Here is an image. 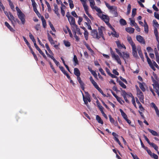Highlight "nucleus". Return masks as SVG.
Listing matches in <instances>:
<instances>
[{"label": "nucleus", "instance_id": "nucleus-43", "mask_svg": "<svg viewBox=\"0 0 159 159\" xmlns=\"http://www.w3.org/2000/svg\"><path fill=\"white\" fill-rule=\"evenodd\" d=\"M64 43L65 45L67 47H69L70 46V43L68 41L64 40Z\"/></svg>", "mask_w": 159, "mask_h": 159}, {"label": "nucleus", "instance_id": "nucleus-61", "mask_svg": "<svg viewBox=\"0 0 159 159\" xmlns=\"http://www.w3.org/2000/svg\"><path fill=\"white\" fill-rule=\"evenodd\" d=\"M132 54L133 56L135 58H138V57L137 51H134V52H132Z\"/></svg>", "mask_w": 159, "mask_h": 159}, {"label": "nucleus", "instance_id": "nucleus-52", "mask_svg": "<svg viewBox=\"0 0 159 159\" xmlns=\"http://www.w3.org/2000/svg\"><path fill=\"white\" fill-rule=\"evenodd\" d=\"M108 117H109V120L110 122L111 123L113 124L115 121V120L112 117L111 115H108Z\"/></svg>", "mask_w": 159, "mask_h": 159}, {"label": "nucleus", "instance_id": "nucleus-59", "mask_svg": "<svg viewBox=\"0 0 159 159\" xmlns=\"http://www.w3.org/2000/svg\"><path fill=\"white\" fill-rule=\"evenodd\" d=\"M91 23H86V22L85 23V24L86 25L88 26V29L91 30H92V28L91 26L90 25V24Z\"/></svg>", "mask_w": 159, "mask_h": 159}, {"label": "nucleus", "instance_id": "nucleus-49", "mask_svg": "<svg viewBox=\"0 0 159 159\" xmlns=\"http://www.w3.org/2000/svg\"><path fill=\"white\" fill-rule=\"evenodd\" d=\"M45 3L46 4L47 7L48 8V11H51V7L50 4L47 1H45Z\"/></svg>", "mask_w": 159, "mask_h": 159}, {"label": "nucleus", "instance_id": "nucleus-62", "mask_svg": "<svg viewBox=\"0 0 159 159\" xmlns=\"http://www.w3.org/2000/svg\"><path fill=\"white\" fill-rule=\"evenodd\" d=\"M97 105L99 109L100 110V111H102L103 110V107L100 104V103H97Z\"/></svg>", "mask_w": 159, "mask_h": 159}, {"label": "nucleus", "instance_id": "nucleus-32", "mask_svg": "<svg viewBox=\"0 0 159 159\" xmlns=\"http://www.w3.org/2000/svg\"><path fill=\"white\" fill-rule=\"evenodd\" d=\"M150 145L152 147L156 150V151H157L158 147L157 145L153 143H152Z\"/></svg>", "mask_w": 159, "mask_h": 159}, {"label": "nucleus", "instance_id": "nucleus-48", "mask_svg": "<svg viewBox=\"0 0 159 159\" xmlns=\"http://www.w3.org/2000/svg\"><path fill=\"white\" fill-rule=\"evenodd\" d=\"M29 37L33 43L35 42L36 41L34 39L33 35L30 33L29 34Z\"/></svg>", "mask_w": 159, "mask_h": 159}, {"label": "nucleus", "instance_id": "nucleus-64", "mask_svg": "<svg viewBox=\"0 0 159 159\" xmlns=\"http://www.w3.org/2000/svg\"><path fill=\"white\" fill-rule=\"evenodd\" d=\"M9 5L10 7L12 10H14V6L13 3L11 2V1H9Z\"/></svg>", "mask_w": 159, "mask_h": 159}, {"label": "nucleus", "instance_id": "nucleus-23", "mask_svg": "<svg viewBox=\"0 0 159 159\" xmlns=\"http://www.w3.org/2000/svg\"><path fill=\"white\" fill-rule=\"evenodd\" d=\"M62 3V4L61 5V13L62 15L63 16H64L65 15V11L63 9V8L64 9L66 7L62 3V2H61Z\"/></svg>", "mask_w": 159, "mask_h": 159}, {"label": "nucleus", "instance_id": "nucleus-63", "mask_svg": "<svg viewBox=\"0 0 159 159\" xmlns=\"http://www.w3.org/2000/svg\"><path fill=\"white\" fill-rule=\"evenodd\" d=\"M60 70H61V71L63 72V73L64 74L65 73H66V72H67L65 70L64 68L62 66H60L59 67Z\"/></svg>", "mask_w": 159, "mask_h": 159}, {"label": "nucleus", "instance_id": "nucleus-15", "mask_svg": "<svg viewBox=\"0 0 159 159\" xmlns=\"http://www.w3.org/2000/svg\"><path fill=\"white\" fill-rule=\"evenodd\" d=\"M126 31L129 33L131 34L134 33V29L131 27H128L125 28Z\"/></svg>", "mask_w": 159, "mask_h": 159}, {"label": "nucleus", "instance_id": "nucleus-60", "mask_svg": "<svg viewBox=\"0 0 159 159\" xmlns=\"http://www.w3.org/2000/svg\"><path fill=\"white\" fill-rule=\"evenodd\" d=\"M76 28V30L77 32V34L79 35H81L82 33L80 32V29L78 28V26L77 25V27H75Z\"/></svg>", "mask_w": 159, "mask_h": 159}, {"label": "nucleus", "instance_id": "nucleus-22", "mask_svg": "<svg viewBox=\"0 0 159 159\" xmlns=\"http://www.w3.org/2000/svg\"><path fill=\"white\" fill-rule=\"evenodd\" d=\"M74 74L77 76H80V73L79 70L76 68H75L74 69Z\"/></svg>", "mask_w": 159, "mask_h": 159}, {"label": "nucleus", "instance_id": "nucleus-44", "mask_svg": "<svg viewBox=\"0 0 159 159\" xmlns=\"http://www.w3.org/2000/svg\"><path fill=\"white\" fill-rule=\"evenodd\" d=\"M144 149H145L147 151V152L148 153V154L149 155H150V156L151 157L152 155L153 154V153H152L151 151L150 150L148 149V147H146V148H145Z\"/></svg>", "mask_w": 159, "mask_h": 159}, {"label": "nucleus", "instance_id": "nucleus-26", "mask_svg": "<svg viewBox=\"0 0 159 159\" xmlns=\"http://www.w3.org/2000/svg\"><path fill=\"white\" fill-rule=\"evenodd\" d=\"M120 111L121 115L123 117V118L125 120V119H126L127 118V116L126 115V114L121 109H120Z\"/></svg>", "mask_w": 159, "mask_h": 159}, {"label": "nucleus", "instance_id": "nucleus-18", "mask_svg": "<svg viewBox=\"0 0 159 159\" xmlns=\"http://www.w3.org/2000/svg\"><path fill=\"white\" fill-rule=\"evenodd\" d=\"M5 26L12 32H14L15 30L10 26L9 24L7 22H5Z\"/></svg>", "mask_w": 159, "mask_h": 159}, {"label": "nucleus", "instance_id": "nucleus-31", "mask_svg": "<svg viewBox=\"0 0 159 159\" xmlns=\"http://www.w3.org/2000/svg\"><path fill=\"white\" fill-rule=\"evenodd\" d=\"M73 61L75 62V65L76 66V65L79 64L78 61V60L77 57L75 55H74L73 57Z\"/></svg>", "mask_w": 159, "mask_h": 159}, {"label": "nucleus", "instance_id": "nucleus-27", "mask_svg": "<svg viewBox=\"0 0 159 159\" xmlns=\"http://www.w3.org/2000/svg\"><path fill=\"white\" fill-rule=\"evenodd\" d=\"M94 9H95L96 11L98 13H97V15L98 16V15H101L102 14H101L102 13V12L100 8H98L96 6H95Z\"/></svg>", "mask_w": 159, "mask_h": 159}, {"label": "nucleus", "instance_id": "nucleus-33", "mask_svg": "<svg viewBox=\"0 0 159 159\" xmlns=\"http://www.w3.org/2000/svg\"><path fill=\"white\" fill-rule=\"evenodd\" d=\"M138 83L139 84V87L140 89L142 90L143 91H145V89L143 84L140 82H138Z\"/></svg>", "mask_w": 159, "mask_h": 159}, {"label": "nucleus", "instance_id": "nucleus-41", "mask_svg": "<svg viewBox=\"0 0 159 159\" xmlns=\"http://www.w3.org/2000/svg\"><path fill=\"white\" fill-rule=\"evenodd\" d=\"M153 26L155 27L156 28L158 27L159 25L158 24V22H157V20H153Z\"/></svg>", "mask_w": 159, "mask_h": 159}, {"label": "nucleus", "instance_id": "nucleus-56", "mask_svg": "<svg viewBox=\"0 0 159 159\" xmlns=\"http://www.w3.org/2000/svg\"><path fill=\"white\" fill-rule=\"evenodd\" d=\"M86 13L87 14V15L89 17L91 20H93V17L90 14L89 12V11H85Z\"/></svg>", "mask_w": 159, "mask_h": 159}, {"label": "nucleus", "instance_id": "nucleus-51", "mask_svg": "<svg viewBox=\"0 0 159 159\" xmlns=\"http://www.w3.org/2000/svg\"><path fill=\"white\" fill-rule=\"evenodd\" d=\"M39 52V53L43 56V57L46 60L47 59V57L46 56L41 50H40Z\"/></svg>", "mask_w": 159, "mask_h": 159}, {"label": "nucleus", "instance_id": "nucleus-39", "mask_svg": "<svg viewBox=\"0 0 159 159\" xmlns=\"http://www.w3.org/2000/svg\"><path fill=\"white\" fill-rule=\"evenodd\" d=\"M136 13V9L134 8L132 10V17L134 18L135 16Z\"/></svg>", "mask_w": 159, "mask_h": 159}, {"label": "nucleus", "instance_id": "nucleus-20", "mask_svg": "<svg viewBox=\"0 0 159 159\" xmlns=\"http://www.w3.org/2000/svg\"><path fill=\"white\" fill-rule=\"evenodd\" d=\"M154 33L156 36V38L157 41L159 43V36H158V33L157 31V29L155 27L154 29Z\"/></svg>", "mask_w": 159, "mask_h": 159}, {"label": "nucleus", "instance_id": "nucleus-19", "mask_svg": "<svg viewBox=\"0 0 159 159\" xmlns=\"http://www.w3.org/2000/svg\"><path fill=\"white\" fill-rule=\"evenodd\" d=\"M47 35L48 40L51 43V44H55V42H54L53 40V39L51 36L50 35V34L48 33H47Z\"/></svg>", "mask_w": 159, "mask_h": 159}, {"label": "nucleus", "instance_id": "nucleus-11", "mask_svg": "<svg viewBox=\"0 0 159 159\" xmlns=\"http://www.w3.org/2000/svg\"><path fill=\"white\" fill-rule=\"evenodd\" d=\"M137 50H138L140 58H141L142 60L143 61H144V58L140 47H138L137 49Z\"/></svg>", "mask_w": 159, "mask_h": 159}, {"label": "nucleus", "instance_id": "nucleus-50", "mask_svg": "<svg viewBox=\"0 0 159 159\" xmlns=\"http://www.w3.org/2000/svg\"><path fill=\"white\" fill-rule=\"evenodd\" d=\"M145 1H138V3L140 6L142 7H144V5L142 4V2H144Z\"/></svg>", "mask_w": 159, "mask_h": 159}, {"label": "nucleus", "instance_id": "nucleus-34", "mask_svg": "<svg viewBox=\"0 0 159 159\" xmlns=\"http://www.w3.org/2000/svg\"><path fill=\"white\" fill-rule=\"evenodd\" d=\"M80 85V87L81 88V89L84 91V85L85 84L84 83V82L82 81L80 82H79Z\"/></svg>", "mask_w": 159, "mask_h": 159}, {"label": "nucleus", "instance_id": "nucleus-35", "mask_svg": "<svg viewBox=\"0 0 159 159\" xmlns=\"http://www.w3.org/2000/svg\"><path fill=\"white\" fill-rule=\"evenodd\" d=\"M127 40L131 46L135 44L133 42L132 39L130 37L128 38Z\"/></svg>", "mask_w": 159, "mask_h": 159}, {"label": "nucleus", "instance_id": "nucleus-36", "mask_svg": "<svg viewBox=\"0 0 159 159\" xmlns=\"http://www.w3.org/2000/svg\"><path fill=\"white\" fill-rule=\"evenodd\" d=\"M118 82L119 85L124 89H126V86L120 80L118 81Z\"/></svg>", "mask_w": 159, "mask_h": 159}, {"label": "nucleus", "instance_id": "nucleus-53", "mask_svg": "<svg viewBox=\"0 0 159 159\" xmlns=\"http://www.w3.org/2000/svg\"><path fill=\"white\" fill-rule=\"evenodd\" d=\"M144 27L145 33H148V25H144Z\"/></svg>", "mask_w": 159, "mask_h": 159}, {"label": "nucleus", "instance_id": "nucleus-29", "mask_svg": "<svg viewBox=\"0 0 159 159\" xmlns=\"http://www.w3.org/2000/svg\"><path fill=\"white\" fill-rule=\"evenodd\" d=\"M148 131L150 132L154 136H158V134L155 131L152 130L151 129H150L149 128H148Z\"/></svg>", "mask_w": 159, "mask_h": 159}, {"label": "nucleus", "instance_id": "nucleus-57", "mask_svg": "<svg viewBox=\"0 0 159 159\" xmlns=\"http://www.w3.org/2000/svg\"><path fill=\"white\" fill-rule=\"evenodd\" d=\"M99 70L101 72V74L102 75H104L105 76H106V74L105 73L104 70H103L102 69V68L101 67H100L99 69Z\"/></svg>", "mask_w": 159, "mask_h": 159}, {"label": "nucleus", "instance_id": "nucleus-30", "mask_svg": "<svg viewBox=\"0 0 159 159\" xmlns=\"http://www.w3.org/2000/svg\"><path fill=\"white\" fill-rule=\"evenodd\" d=\"M120 23L121 25H125L127 24L126 21L123 19H121L120 20Z\"/></svg>", "mask_w": 159, "mask_h": 159}, {"label": "nucleus", "instance_id": "nucleus-45", "mask_svg": "<svg viewBox=\"0 0 159 159\" xmlns=\"http://www.w3.org/2000/svg\"><path fill=\"white\" fill-rule=\"evenodd\" d=\"M84 35L85 39L87 40L88 39L89 34L87 31H85L84 33Z\"/></svg>", "mask_w": 159, "mask_h": 159}, {"label": "nucleus", "instance_id": "nucleus-54", "mask_svg": "<svg viewBox=\"0 0 159 159\" xmlns=\"http://www.w3.org/2000/svg\"><path fill=\"white\" fill-rule=\"evenodd\" d=\"M105 5H106V6L108 8V9L112 10L113 9V6H110L109 4H108L106 2H105Z\"/></svg>", "mask_w": 159, "mask_h": 159}, {"label": "nucleus", "instance_id": "nucleus-58", "mask_svg": "<svg viewBox=\"0 0 159 159\" xmlns=\"http://www.w3.org/2000/svg\"><path fill=\"white\" fill-rule=\"evenodd\" d=\"M32 2V4L33 7V10L37 8L36 3L35 2V1H31Z\"/></svg>", "mask_w": 159, "mask_h": 159}, {"label": "nucleus", "instance_id": "nucleus-13", "mask_svg": "<svg viewBox=\"0 0 159 159\" xmlns=\"http://www.w3.org/2000/svg\"><path fill=\"white\" fill-rule=\"evenodd\" d=\"M54 9L53 10H54L55 13L57 15V16L58 17H59L60 16V14L59 13L58 9V7H57V5L56 4H54Z\"/></svg>", "mask_w": 159, "mask_h": 159}, {"label": "nucleus", "instance_id": "nucleus-4", "mask_svg": "<svg viewBox=\"0 0 159 159\" xmlns=\"http://www.w3.org/2000/svg\"><path fill=\"white\" fill-rule=\"evenodd\" d=\"M137 95L138 97L139 98L140 101L142 103H144V96L143 93L140 90L138 89L137 90Z\"/></svg>", "mask_w": 159, "mask_h": 159}, {"label": "nucleus", "instance_id": "nucleus-12", "mask_svg": "<svg viewBox=\"0 0 159 159\" xmlns=\"http://www.w3.org/2000/svg\"><path fill=\"white\" fill-rule=\"evenodd\" d=\"M117 47L119 49H121L122 48L126 49L125 46L123 44H121L119 40L116 41Z\"/></svg>", "mask_w": 159, "mask_h": 159}, {"label": "nucleus", "instance_id": "nucleus-46", "mask_svg": "<svg viewBox=\"0 0 159 159\" xmlns=\"http://www.w3.org/2000/svg\"><path fill=\"white\" fill-rule=\"evenodd\" d=\"M117 100V101L121 104H123V103H122V102H123V103H125V102L122 99H121V98H120V97H118V98H116Z\"/></svg>", "mask_w": 159, "mask_h": 159}, {"label": "nucleus", "instance_id": "nucleus-6", "mask_svg": "<svg viewBox=\"0 0 159 159\" xmlns=\"http://www.w3.org/2000/svg\"><path fill=\"white\" fill-rule=\"evenodd\" d=\"M91 34L93 38L98 39L100 38L99 36L98 35V31L97 30L94 29L92 30Z\"/></svg>", "mask_w": 159, "mask_h": 159}, {"label": "nucleus", "instance_id": "nucleus-47", "mask_svg": "<svg viewBox=\"0 0 159 159\" xmlns=\"http://www.w3.org/2000/svg\"><path fill=\"white\" fill-rule=\"evenodd\" d=\"M49 24L50 25V28H51L52 30L54 32H55L56 30L54 28L53 25L52 24L51 22L50 21H49Z\"/></svg>", "mask_w": 159, "mask_h": 159}, {"label": "nucleus", "instance_id": "nucleus-24", "mask_svg": "<svg viewBox=\"0 0 159 159\" xmlns=\"http://www.w3.org/2000/svg\"><path fill=\"white\" fill-rule=\"evenodd\" d=\"M41 19L42 22V25L44 28H46V27L47 24L46 20H45L44 17L42 16L41 17Z\"/></svg>", "mask_w": 159, "mask_h": 159}, {"label": "nucleus", "instance_id": "nucleus-8", "mask_svg": "<svg viewBox=\"0 0 159 159\" xmlns=\"http://www.w3.org/2000/svg\"><path fill=\"white\" fill-rule=\"evenodd\" d=\"M137 40L140 43L143 44H145V42L143 37L140 35H138L136 36Z\"/></svg>", "mask_w": 159, "mask_h": 159}, {"label": "nucleus", "instance_id": "nucleus-37", "mask_svg": "<svg viewBox=\"0 0 159 159\" xmlns=\"http://www.w3.org/2000/svg\"><path fill=\"white\" fill-rule=\"evenodd\" d=\"M90 6L92 9H94L95 3L94 1H90Z\"/></svg>", "mask_w": 159, "mask_h": 159}, {"label": "nucleus", "instance_id": "nucleus-55", "mask_svg": "<svg viewBox=\"0 0 159 159\" xmlns=\"http://www.w3.org/2000/svg\"><path fill=\"white\" fill-rule=\"evenodd\" d=\"M69 3L70 7L71 9L73 8L74 5L73 3V1H68Z\"/></svg>", "mask_w": 159, "mask_h": 159}, {"label": "nucleus", "instance_id": "nucleus-14", "mask_svg": "<svg viewBox=\"0 0 159 159\" xmlns=\"http://www.w3.org/2000/svg\"><path fill=\"white\" fill-rule=\"evenodd\" d=\"M105 28L102 26H101V27H98V35L100 37V35H103V33L102 31L104 30Z\"/></svg>", "mask_w": 159, "mask_h": 159}, {"label": "nucleus", "instance_id": "nucleus-3", "mask_svg": "<svg viewBox=\"0 0 159 159\" xmlns=\"http://www.w3.org/2000/svg\"><path fill=\"white\" fill-rule=\"evenodd\" d=\"M110 52L112 57L113 58H114L115 60H116L117 63L120 65L121 64V62L120 59V58L119 56L115 54V53L113 52L112 49V48H110Z\"/></svg>", "mask_w": 159, "mask_h": 159}, {"label": "nucleus", "instance_id": "nucleus-42", "mask_svg": "<svg viewBox=\"0 0 159 159\" xmlns=\"http://www.w3.org/2000/svg\"><path fill=\"white\" fill-rule=\"evenodd\" d=\"M90 71L91 72V74L93 75V76L95 78H96V79L98 78V76H97V74H96V72L95 71H94V70H90Z\"/></svg>", "mask_w": 159, "mask_h": 159}, {"label": "nucleus", "instance_id": "nucleus-7", "mask_svg": "<svg viewBox=\"0 0 159 159\" xmlns=\"http://www.w3.org/2000/svg\"><path fill=\"white\" fill-rule=\"evenodd\" d=\"M17 15L18 18L20 20L22 24L23 25L24 24L25 22V15L22 12H20V13H17Z\"/></svg>", "mask_w": 159, "mask_h": 159}, {"label": "nucleus", "instance_id": "nucleus-28", "mask_svg": "<svg viewBox=\"0 0 159 159\" xmlns=\"http://www.w3.org/2000/svg\"><path fill=\"white\" fill-rule=\"evenodd\" d=\"M84 45L88 49V50L90 52H91L92 53H93L94 52L93 50L91 48L89 45L88 43H87L86 42H85Z\"/></svg>", "mask_w": 159, "mask_h": 159}, {"label": "nucleus", "instance_id": "nucleus-10", "mask_svg": "<svg viewBox=\"0 0 159 159\" xmlns=\"http://www.w3.org/2000/svg\"><path fill=\"white\" fill-rule=\"evenodd\" d=\"M109 27L112 30L113 32H111V34L116 38H118L119 37V34L118 33H117L115 31L114 28H113L111 25V26H110Z\"/></svg>", "mask_w": 159, "mask_h": 159}, {"label": "nucleus", "instance_id": "nucleus-40", "mask_svg": "<svg viewBox=\"0 0 159 159\" xmlns=\"http://www.w3.org/2000/svg\"><path fill=\"white\" fill-rule=\"evenodd\" d=\"M83 18L87 21L86 23H91V21L88 17L84 14L83 16Z\"/></svg>", "mask_w": 159, "mask_h": 159}, {"label": "nucleus", "instance_id": "nucleus-2", "mask_svg": "<svg viewBox=\"0 0 159 159\" xmlns=\"http://www.w3.org/2000/svg\"><path fill=\"white\" fill-rule=\"evenodd\" d=\"M98 16L109 27L111 26V25L109 23L110 19L108 16L104 14H101V15H98Z\"/></svg>", "mask_w": 159, "mask_h": 159}, {"label": "nucleus", "instance_id": "nucleus-25", "mask_svg": "<svg viewBox=\"0 0 159 159\" xmlns=\"http://www.w3.org/2000/svg\"><path fill=\"white\" fill-rule=\"evenodd\" d=\"M9 15H8L7 16V17L8 18V19L11 21L12 22V24L13 25H14V23L12 22L13 19L14 18V17L13 16V15L12 14L11 12H9Z\"/></svg>", "mask_w": 159, "mask_h": 159}, {"label": "nucleus", "instance_id": "nucleus-16", "mask_svg": "<svg viewBox=\"0 0 159 159\" xmlns=\"http://www.w3.org/2000/svg\"><path fill=\"white\" fill-rule=\"evenodd\" d=\"M82 4L85 11H88V6H87L86 1H81Z\"/></svg>", "mask_w": 159, "mask_h": 159}, {"label": "nucleus", "instance_id": "nucleus-1", "mask_svg": "<svg viewBox=\"0 0 159 159\" xmlns=\"http://www.w3.org/2000/svg\"><path fill=\"white\" fill-rule=\"evenodd\" d=\"M80 91L82 95L83 100L84 103L87 105L88 104V102H90L91 101L90 96L88 92H85V93L86 94V97H85L82 91Z\"/></svg>", "mask_w": 159, "mask_h": 159}, {"label": "nucleus", "instance_id": "nucleus-5", "mask_svg": "<svg viewBox=\"0 0 159 159\" xmlns=\"http://www.w3.org/2000/svg\"><path fill=\"white\" fill-rule=\"evenodd\" d=\"M152 82L153 83L152 85L154 88L155 89V91L156 92L157 91H159V84L158 82L155 80L152 76Z\"/></svg>", "mask_w": 159, "mask_h": 159}, {"label": "nucleus", "instance_id": "nucleus-9", "mask_svg": "<svg viewBox=\"0 0 159 159\" xmlns=\"http://www.w3.org/2000/svg\"><path fill=\"white\" fill-rule=\"evenodd\" d=\"M68 20L71 26L77 27V25L75 24V19L74 17H71V18Z\"/></svg>", "mask_w": 159, "mask_h": 159}, {"label": "nucleus", "instance_id": "nucleus-21", "mask_svg": "<svg viewBox=\"0 0 159 159\" xmlns=\"http://www.w3.org/2000/svg\"><path fill=\"white\" fill-rule=\"evenodd\" d=\"M96 119L98 123L102 125L103 124V120H102L100 117L98 115H97L96 116Z\"/></svg>", "mask_w": 159, "mask_h": 159}, {"label": "nucleus", "instance_id": "nucleus-17", "mask_svg": "<svg viewBox=\"0 0 159 159\" xmlns=\"http://www.w3.org/2000/svg\"><path fill=\"white\" fill-rule=\"evenodd\" d=\"M120 57H122L123 59L125 60V59H128L129 57V53H127L125 52H123L122 56Z\"/></svg>", "mask_w": 159, "mask_h": 159}, {"label": "nucleus", "instance_id": "nucleus-38", "mask_svg": "<svg viewBox=\"0 0 159 159\" xmlns=\"http://www.w3.org/2000/svg\"><path fill=\"white\" fill-rule=\"evenodd\" d=\"M129 20L130 21V25L132 26H135V25H137V24L135 22L134 20H132L131 18H130Z\"/></svg>", "mask_w": 159, "mask_h": 159}]
</instances>
